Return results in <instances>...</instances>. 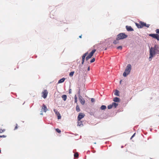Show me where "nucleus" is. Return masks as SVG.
I'll use <instances>...</instances> for the list:
<instances>
[{"label":"nucleus","instance_id":"obj_27","mask_svg":"<svg viewBox=\"0 0 159 159\" xmlns=\"http://www.w3.org/2000/svg\"><path fill=\"white\" fill-rule=\"evenodd\" d=\"M77 98L76 95H75V103H76L77 102Z\"/></svg>","mask_w":159,"mask_h":159},{"label":"nucleus","instance_id":"obj_39","mask_svg":"<svg viewBox=\"0 0 159 159\" xmlns=\"http://www.w3.org/2000/svg\"><path fill=\"white\" fill-rule=\"evenodd\" d=\"M90 70V68H89V67L88 68V70Z\"/></svg>","mask_w":159,"mask_h":159},{"label":"nucleus","instance_id":"obj_3","mask_svg":"<svg viewBox=\"0 0 159 159\" xmlns=\"http://www.w3.org/2000/svg\"><path fill=\"white\" fill-rule=\"evenodd\" d=\"M127 37V35L124 33H120L117 35V36L118 39H119L120 40L125 39Z\"/></svg>","mask_w":159,"mask_h":159},{"label":"nucleus","instance_id":"obj_13","mask_svg":"<svg viewBox=\"0 0 159 159\" xmlns=\"http://www.w3.org/2000/svg\"><path fill=\"white\" fill-rule=\"evenodd\" d=\"M126 28L128 31H133L134 30L130 26H126Z\"/></svg>","mask_w":159,"mask_h":159},{"label":"nucleus","instance_id":"obj_11","mask_svg":"<svg viewBox=\"0 0 159 159\" xmlns=\"http://www.w3.org/2000/svg\"><path fill=\"white\" fill-rule=\"evenodd\" d=\"M43 110V111L46 112L48 110L47 108L46 105L43 104L42 107V111Z\"/></svg>","mask_w":159,"mask_h":159},{"label":"nucleus","instance_id":"obj_30","mask_svg":"<svg viewBox=\"0 0 159 159\" xmlns=\"http://www.w3.org/2000/svg\"><path fill=\"white\" fill-rule=\"evenodd\" d=\"M156 33L158 34H159V29H157L156 30Z\"/></svg>","mask_w":159,"mask_h":159},{"label":"nucleus","instance_id":"obj_1","mask_svg":"<svg viewBox=\"0 0 159 159\" xmlns=\"http://www.w3.org/2000/svg\"><path fill=\"white\" fill-rule=\"evenodd\" d=\"M157 54H159V47L158 45H155L153 47H151L150 49L149 61H151L152 58Z\"/></svg>","mask_w":159,"mask_h":159},{"label":"nucleus","instance_id":"obj_25","mask_svg":"<svg viewBox=\"0 0 159 159\" xmlns=\"http://www.w3.org/2000/svg\"><path fill=\"white\" fill-rule=\"evenodd\" d=\"M150 25L149 24H147L146 23H144V26H145L147 28L149 27Z\"/></svg>","mask_w":159,"mask_h":159},{"label":"nucleus","instance_id":"obj_14","mask_svg":"<svg viewBox=\"0 0 159 159\" xmlns=\"http://www.w3.org/2000/svg\"><path fill=\"white\" fill-rule=\"evenodd\" d=\"M113 101L115 102H119L120 101V99L117 97H115L113 99Z\"/></svg>","mask_w":159,"mask_h":159},{"label":"nucleus","instance_id":"obj_41","mask_svg":"<svg viewBox=\"0 0 159 159\" xmlns=\"http://www.w3.org/2000/svg\"><path fill=\"white\" fill-rule=\"evenodd\" d=\"M0 153H1V150L0 149Z\"/></svg>","mask_w":159,"mask_h":159},{"label":"nucleus","instance_id":"obj_35","mask_svg":"<svg viewBox=\"0 0 159 159\" xmlns=\"http://www.w3.org/2000/svg\"><path fill=\"white\" fill-rule=\"evenodd\" d=\"M71 89H70L69 91V93L70 94L71 93Z\"/></svg>","mask_w":159,"mask_h":159},{"label":"nucleus","instance_id":"obj_38","mask_svg":"<svg viewBox=\"0 0 159 159\" xmlns=\"http://www.w3.org/2000/svg\"><path fill=\"white\" fill-rule=\"evenodd\" d=\"M79 38H82V35L80 36Z\"/></svg>","mask_w":159,"mask_h":159},{"label":"nucleus","instance_id":"obj_4","mask_svg":"<svg viewBox=\"0 0 159 159\" xmlns=\"http://www.w3.org/2000/svg\"><path fill=\"white\" fill-rule=\"evenodd\" d=\"M96 50L94 49L92 50L91 52L89 53V55L86 57V61L88 60L90 58L93 56V54L96 52Z\"/></svg>","mask_w":159,"mask_h":159},{"label":"nucleus","instance_id":"obj_28","mask_svg":"<svg viewBox=\"0 0 159 159\" xmlns=\"http://www.w3.org/2000/svg\"><path fill=\"white\" fill-rule=\"evenodd\" d=\"M55 130L58 133H60L61 132V131L58 128L56 129Z\"/></svg>","mask_w":159,"mask_h":159},{"label":"nucleus","instance_id":"obj_37","mask_svg":"<svg viewBox=\"0 0 159 159\" xmlns=\"http://www.w3.org/2000/svg\"><path fill=\"white\" fill-rule=\"evenodd\" d=\"M6 137V136L5 135H2V136H0V137H3V138H4V137Z\"/></svg>","mask_w":159,"mask_h":159},{"label":"nucleus","instance_id":"obj_20","mask_svg":"<svg viewBox=\"0 0 159 159\" xmlns=\"http://www.w3.org/2000/svg\"><path fill=\"white\" fill-rule=\"evenodd\" d=\"M106 108V107L105 105H102L100 107V109L101 110H105Z\"/></svg>","mask_w":159,"mask_h":159},{"label":"nucleus","instance_id":"obj_32","mask_svg":"<svg viewBox=\"0 0 159 159\" xmlns=\"http://www.w3.org/2000/svg\"><path fill=\"white\" fill-rule=\"evenodd\" d=\"M17 126H18L17 124H16V126H15V128H14V130H16V129L18 128Z\"/></svg>","mask_w":159,"mask_h":159},{"label":"nucleus","instance_id":"obj_33","mask_svg":"<svg viewBox=\"0 0 159 159\" xmlns=\"http://www.w3.org/2000/svg\"><path fill=\"white\" fill-rule=\"evenodd\" d=\"M91 101L92 102H95L94 99L93 98H92L91 99Z\"/></svg>","mask_w":159,"mask_h":159},{"label":"nucleus","instance_id":"obj_24","mask_svg":"<svg viewBox=\"0 0 159 159\" xmlns=\"http://www.w3.org/2000/svg\"><path fill=\"white\" fill-rule=\"evenodd\" d=\"M74 73V71H72V72H70V73L69 76H71V77L72 76H73Z\"/></svg>","mask_w":159,"mask_h":159},{"label":"nucleus","instance_id":"obj_9","mask_svg":"<svg viewBox=\"0 0 159 159\" xmlns=\"http://www.w3.org/2000/svg\"><path fill=\"white\" fill-rule=\"evenodd\" d=\"M53 111L56 114L57 116L58 119H60L61 118V116L60 113L56 109H54Z\"/></svg>","mask_w":159,"mask_h":159},{"label":"nucleus","instance_id":"obj_17","mask_svg":"<svg viewBox=\"0 0 159 159\" xmlns=\"http://www.w3.org/2000/svg\"><path fill=\"white\" fill-rule=\"evenodd\" d=\"M62 98L64 101H65L67 98V96L66 95H63L62 96Z\"/></svg>","mask_w":159,"mask_h":159},{"label":"nucleus","instance_id":"obj_6","mask_svg":"<svg viewBox=\"0 0 159 159\" xmlns=\"http://www.w3.org/2000/svg\"><path fill=\"white\" fill-rule=\"evenodd\" d=\"M149 36L153 38L157 39L158 41L159 40V35L157 34H150Z\"/></svg>","mask_w":159,"mask_h":159},{"label":"nucleus","instance_id":"obj_2","mask_svg":"<svg viewBox=\"0 0 159 159\" xmlns=\"http://www.w3.org/2000/svg\"><path fill=\"white\" fill-rule=\"evenodd\" d=\"M131 69V66L130 64H128L126 66V68L125 72L123 74V75L124 77H126L129 75Z\"/></svg>","mask_w":159,"mask_h":159},{"label":"nucleus","instance_id":"obj_5","mask_svg":"<svg viewBox=\"0 0 159 159\" xmlns=\"http://www.w3.org/2000/svg\"><path fill=\"white\" fill-rule=\"evenodd\" d=\"M144 23L143 22L140 21L139 22V23H135V25L137 27L139 28H141L144 27Z\"/></svg>","mask_w":159,"mask_h":159},{"label":"nucleus","instance_id":"obj_12","mask_svg":"<svg viewBox=\"0 0 159 159\" xmlns=\"http://www.w3.org/2000/svg\"><path fill=\"white\" fill-rule=\"evenodd\" d=\"M88 54V52H86L84 54H83V56H82V64H83L84 63V59L85 57Z\"/></svg>","mask_w":159,"mask_h":159},{"label":"nucleus","instance_id":"obj_8","mask_svg":"<svg viewBox=\"0 0 159 159\" xmlns=\"http://www.w3.org/2000/svg\"><path fill=\"white\" fill-rule=\"evenodd\" d=\"M42 93V97L44 98H46L48 94V91L47 90L45 89L43 91Z\"/></svg>","mask_w":159,"mask_h":159},{"label":"nucleus","instance_id":"obj_19","mask_svg":"<svg viewBox=\"0 0 159 159\" xmlns=\"http://www.w3.org/2000/svg\"><path fill=\"white\" fill-rule=\"evenodd\" d=\"M76 110L77 112H79L80 111V109L78 105H77L76 107Z\"/></svg>","mask_w":159,"mask_h":159},{"label":"nucleus","instance_id":"obj_7","mask_svg":"<svg viewBox=\"0 0 159 159\" xmlns=\"http://www.w3.org/2000/svg\"><path fill=\"white\" fill-rule=\"evenodd\" d=\"M85 116V115L83 113L80 112L79 113L78 117L77 120L78 121H80V120L83 118L84 116Z\"/></svg>","mask_w":159,"mask_h":159},{"label":"nucleus","instance_id":"obj_31","mask_svg":"<svg viewBox=\"0 0 159 159\" xmlns=\"http://www.w3.org/2000/svg\"><path fill=\"white\" fill-rule=\"evenodd\" d=\"M117 49H120L121 50L122 49V47L121 46H119L117 48Z\"/></svg>","mask_w":159,"mask_h":159},{"label":"nucleus","instance_id":"obj_21","mask_svg":"<svg viewBox=\"0 0 159 159\" xmlns=\"http://www.w3.org/2000/svg\"><path fill=\"white\" fill-rule=\"evenodd\" d=\"M114 94L116 95L119 96V91L117 90L115 91L114 93Z\"/></svg>","mask_w":159,"mask_h":159},{"label":"nucleus","instance_id":"obj_40","mask_svg":"<svg viewBox=\"0 0 159 159\" xmlns=\"http://www.w3.org/2000/svg\"><path fill=\"white\" fill-rule=\"evenodd\" d=\"M78 93H80V90L79 91V92H78Z\"/></svg>","mask_w":159,"mask_h":159},{"label":"nucleus","instance_id":"obj_23","mask_svg":"<svg viewBox=\"0 0 159 159\" xmlns=\"http://www.w3.org/2000/svg\"><path fill=\"white\" fill-rule=\"evenodd\" d=\"M74 156L75 157L78 158L79 157V154L78 152H76L74 154Z\"/></svg>","mask_w":159,"mask_h":159},{"label":"nucleus","instance_id":"obj_16","mask_svg":"<svg viewBox=\"0 0 159 159\" xmlns=\"http://www.w3.org/2000/svg\"><path fill=\"white\" fill-rule=\"evenodd\" d=\"M120 40L119 39H118L117 37L116 39V40H115L113 41V43L115 44H116L119 43V40Z\"/></svg>","mask_w":159,"mask_h":159},{"label":"nucleus","instance_id":"obj_36","mask_svg":"<svg viewBox=\"0 0 159 159\" xmlns=\"http://www.w3.org/2000/svg\"><path fill=\"white\" fill-rule=\"evenodd\" d=\"M135 133L132 136V137L131 138V139L135 135Z\"/></svg>","mask_w":159,"mask_h":159},{"label":"nucleus","instance_id":"obj_15","mask_svg":"<svg viewBox=\"0 0 159 159\" xmlns=\"http://www.w3.org/2000/svg\"><path fill=\"white\" fill-rule=\"evenodd\" d=\"M65 78H62L58 81V83H60L63 82L65 80Z\"/></svg>","mask_w":159,"mask_h":159},{"label":"nucleus","instance_id":"obj_10","mask_svg":"<svg viewBox=\"0 0 159 159\" xmlns=\"http://www.w3.org/2000/svg\"><path fill=\"white\" fill-rule=\"evenodd\" d=\"M79 99L82 105H83L84 104L85 100L81 96H79Z\"/></svg>","mask_w":159,"mask_h":159},{"label":"nucleus","instance_id":"obj_34","mask_svg":"<svg viewBox=\"0 0 159 159\" xmlns=\"http://www.w3.org/2000/svg\"><path fill=\"white\" fill-rule=\"evenodd\" d=\"M4 131V130H2L1 129H0V133H2Z\"/></svg>","mask_w":159,"mask_h":159},{"label":"nucleus","instance_id":"obj_26","mask_svg":"<svg viewBox=\"0 0 159 159\" xmlns=\"http://www.w3.org/2000/svg\"><path fill=\"white\" fill-rule=\"evenodd\" d=\"M113 107L112 104H110L108 106V109H111Z\"/></svg>","mask_w":159,"mask_h":159},{"label":"nucleus","instance_id":"obj_22","mask_svg":"<svg viewBox=\"0 0 159 159\" xmlns=\"http://www.w3.org/2000/svg\"><path fill=\"white\" fill-rule=\"evenodd\" d=\"M78 125L79 126H81V125H82V122L81 121H78Z\"/></svg>","mask_w":159,"mask_h":159},{"label":"nucleus","instance_id":"obj_29","mask_svg":"<svg viewBox=\"0 0 159 159\" xmlns=\"http://www.w3.org/2000/svg\"><path fill=\"white\" fill-rule=\"evenodd\" d=\"M95 61V58H93L90 61V63H93Z\"/></svg>","mask_w":159,"mask_h":159},{"label":"nucleus","instance_id":"obj_18","mask_svg":"<svg viewBox=\"0 0 159 159\" xmlns=\"http://www.w3.org/2000/svg\"><path fill=\"white\" fill-rule=\"evenodd\" d=\"M113 107H114L115 108H116L117 106L118 105V104L115 102H113L112 103Z\"/></svg>","mask_w":159,"mask_h":159}]
</instances>
